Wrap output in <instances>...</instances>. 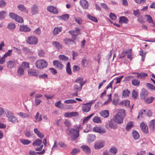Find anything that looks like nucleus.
<instances>
[{
    "mask_svg": "<svg viewBox=\"0 0 155 155\" xmlns=\"http://www.w3.org/2000/svg\"><path fill=\"white\" fill-rule=\"evenodd\" d=\"M52 45L53 46L58 50H59L62 48V45L59 42L56 41H53L52 42Z\"/></svg>",
    "mask_w": 155,
    "mask_h": 155,
    "instance_id": "23",
    "label": "nucleus"
},
{
    "mask_svg": "<svg viewBox=\"0 0 155 155\" xmlns=\"http://www.w3.org/2000/svg\"><path fill=\"white\" fill-rule=\"evenodd\" d=\"M69 15L68 14H65L61 15L60 18L65 21L68 20L69 18Z\"/></svg>",
    "mask_w": 155,
    "mask_h": 155,
    "instance_id": "54",
    "label": "nucleus"
},
{
    "mask_svg": "<svg viewBox=\"0 0 155 155\" xmlns=\"http://www.w3.org/2000/svg\"><path fill=\"white\" fill-rule=\"evenodd\" d=\"M15 21L21 23H22L24 22L23 18L21 17H20L18 15L17 17H16Z\"/></svg>",
    "mask_w": 155,
    "mask_h": 155,
    "instance_id": "53",
    "label": "nucleus"
},
{
    "mask_svg": "<svg viewBox=\"0 0 155 155\" xmlns=\"http://www.w3.org/2000/svg\"><path fill=\"white\" fill-rule=\"evenodd\" d=\"M24 69L22 67L20 66L17 71V74L19 76H21L24 74Z\"/></svg>",
    "mask_w": 155,
    "mask_h": 155,
    "instance_id": "27",
    "label": "nucleus"
},
{
    "mask_svg": "<svg viewBox=\"0 0 155 155\" xmlns=\"http://www.w3.org/2000/svg\"><path fill=\"white\" fill-rule=\"evenodd\" d=\"M76 84H75L74 87V90L75 91L80 92L82 89V87L80 84L78 82H76Z\"/></svg>",
    "mask_w": 155,
    "mask_h": 155,
    "instance_id": "24",
    "label": "nucleus"
},
{
    "mask_svg": "<svg viewBox=\"0 0 155 155\" xmlns=\"http://www.w3.org/2000/svg\"><path fill=\"white\" fill-rule=\"evenodd\" d=\"M35 64L38 69H42L47 66L48 63L44 59H39L37 61Z\"/></svg>",
    "mask_w": 155,
    "mask_h": 155,
    "instance_id": "3",
    "label": "nucleus"
},
{
    "mask_svg": "<svg viewBox=\"0 0 155 155\" xmlns=\"http://www.w3.org/2000/svg\"><path fill=\"white\" fill-rule=\"evenodd\" d=\"M140 127L144 133L145 134L148 133V127L146 124L144 122H142L140 124Z\"/></svg>",
    "mask_w": 155,
    "mask_h": 155,
    "instance_id": "11",
    "label": "nucleus"
},
{
    "mask_svg": "<svg viewBox=\"0 0 155 155\" xmlns=\"http://www.w3.org/2000/svg\"><path fill=\"white\" fill-rule=\"evenodd\" d=\"M29 64L28 62H23L22 63L21 66L25 70V69H28L29 68Z\"/></svg>",
    "mask_w": 155,
    "mask_h": 155,
    "instance_id": "40",
    "label": "nucleus"
},
{
    "mask_svg": "<svg viewBox=\"0 0 155 155\" xmlns=\"http://www.w3.org/2000/svg\"><path fill=\"white\" fill-rule=\"evenodd\" d=\"M147 113V111L146 110H141L140 111L138 116L137 117L138 119H139L140 117H143L142 115L143 114H146Z\"/></svg>",
    "mask_w": 155,
    "mask_h": 155,
    "instance_id": "49",
    "label": "nucleus"
},
{
    "mask_svg": "<svg viewBox=\"0 0 155 155\" xmlns=\"http://www.w3.org/2000/svg\"><path fill=\"white\" fill-rule=\"evenodd\" d=\"M82 150L87 154H89L91 153V150L89 147L86 145H83L81 147Z\"/></svg>",
    "mask_w": 155,
    "mask_h": 155,
    "instance_id": "12",
    "label": "nucleus"
},
{
    "mask_svg": "<svg viewBox=\"0 0 155 155\" xmlns=\"http://www.w3.org/2000/svg\"><path fill=\"white\" fill-rule=\"evenodd\" d=\"M68 131L72 140H75L79 137V131L74 128H71Z\"/></svg>",
    "mask_w": 155,
    "mask_h": 155,
    "instance_id": "4",
    "label": "nucleus"
},
{
    "mask_svg": "<svg viewBox=\"0 0 155 155\" xmlns=\"http://www.w3.org/2000/svg\"><path fill=\"white\" fill-rule=\"evenodd\" d=\"M126 112L125 110L120 109L118 110L117 113L115 114L113 117V120L114 122L119 124L123 123L124 119L125 117Z\"/></svg>",
    "mask_w": 155,
    "mask_h": 155,
    "instance_id": "1",
    "label": "nucleus"
},
{
    "mask_svg": "<svg viewBox=\"0 0 155 155\" xmlns=\"http://www.w3.org/2000/svg\"><path fill=\"white\" fill-rule=\"evenodd\" d=\"M68 33L72 35V38L73 39V40H74L76 39L78 35L74 34V30H70L69 31Z\"/></svg>",
    "mask_w": 155,
    "mask_h": 155,
    "instance_id": "45",
    "label": "nucleus"
},
{
    "mask_svg": "<svg viewBox=\"0 0 155 155\" xmlns=\"http://www.w3.org/2000/svg\"><path fill=\"white\" fill-rule=\"evenodd\" d=\"M78 112H66L64 114L65 117H72L78 116Z\"/></svg>",
    "mask_w": 155,
    "mask_h": 155,
    "instance_id": "13",
    "label": "nucleus"
},
{
    "mask_svg": "<svg viewBox=\"0 0 155 155\" xmlns=\"http://www.w3.org/2000/svg\"><path fill=\"white\" fill-rule=\"evenodd\" d=\"M148 92L145 89L143 88L140 94V98L141 99H144L148 96Z\"/></svg>",
    "mask_w": 155,
    "mask_h": 155,
    "instance_id": "17",
    "label": "nucleus"
},
{
    "mask_svg": "<svg viewBox=\"0 0 155 155\" xmlns=\"http://www.w3.org/2000/svg\"><path fill=\"white\" fill-rule=\"evenodd\" d=\"M133 126V124L132 122H130L127 123L126 127V130L127 131H129L131 128Z\"/></svg>",
    "mask_w": 155,
    "mask_h": 155,
    "instance_id": "41",
    "label": "nucleus"
},
{
    "mask_svg": "<svg viewBox=\"0 0 155 155\" xmlns=\"http://www.w3.org/2000/svg\"><path fill=\"white\" fill-rule=\"evenodd\" d=\"M16 64V61L15 60L10 61L7 62V67L9 68H13Z\"/></svg>",
    "mask_w": 155,
    "mask_h": 155,
    "instance_id": "20",
    "label": "nucleus"
},
{
    "mask_svg": "<svg viewBox=\"0 0 155 155\" xmlns=\"http://www.w3.org/2000/svg\"><path fill=\"white\" fill-rule=\"evenodd\" d=\"M80 4L83 9H88L89 4L86 0H81L80 1Z\"/></svg>",
    "mask_w": 155,
    "mask_h": 155,
    "instance_id": "10",
    "label": "nucleus"
},
{
    "mask_svg": "<svg viewBox=\"0 0 155 155\" xmlns=\"http://www.w3.org/2000/svg\"><path fill=\"white\" fill-rule=\"evenodd\" d=\"M42 142L41 139H37L33 141L32 145L34 146H38L41 145Z\"/></svg>",
    "mask_w": 155,
    "mask_h": 155,
    "instance_id": "25",
    "label": "nucleus"
},
{
    "mask_svg": "<svg viewBox=\"0 0 155 155\" xmlns=\"http://www.w3.org/2000/svg\"><path fill=\"white\" fill-rule=\"evenodd\" d=\"M15 26L16 25L15 24L11 22L8 24L7 28L11 30H13L15 28Z\"/></svg>",
    "mask_w": 155,
    "mask_h": 155,
    "instance_id": "42",
    "label": "nucleus"
},
{
    "mask_svg": "<svg viewBox=\"0 0 155 155\" xmlns=\"http://www.w3.org/2000/svg\"><path fill=\"white\" fill-rule=\"evenodd\" d=\"M33 32L36 35H40L41 33V31L40 28L38 27Z\"/></svg>",
    "mask_w": 155,
    "mask_h": 155,
    "instance_id": "63",
    "label": "nucleus"
},
{
    "mask_svg": "<svg viewBox=\"0 0 155 155\" xmlns=\"http://www.w3.org/2000/svg\"><path fill=\"white\" fill-rule=\"evenodd\" d=\"M39 78L40 79H45L48 78V75L47 74H44L39 75Z\"/></svg>",
    "mask_w": 155,
    "mask_h": 155,
    "instance_id": "61",
    "label": "nucleus"
},
{
    "mask_svg": "<svg viewBox=\"0 0 155 155\" xmlns=\"http://www.w3.org/2000/svg\"><path fill=\"white\" fill-rule=\"evenodd\" d=\"M66 71L68 74L71 75V72L70 68V63L69 62H68L66 66Z\"/></svg>",
    "mask_w": 155,
    "mask_h": 155,
    "instance_id": "48",
    "label": "nucleus"
},
{
    "mask_svg": "<svg viewBox=\"0 0 155 155\" xmlns=\"http://www.w3.org/2000/svg\"><path fill=\"white\" fill-rule=\"evenodd\" d=\"M47 10L48 11L54 14H56L58 12V9L54 6H48L47 7Z\"/></svg>",
    "mask_w": 155,
    "mask_h": 155,
    "instance_id": "15",
    "label": "nucleus"
},
{
    "mask_svg": "<svg viewBox=\"0 0 155 155\" xmlns=\"http://www.w3.org/2000/svg\"><path fill=\"white\" fill-rule=\"evenodd\" d=\"M154 99V97H147L145 100V102L147 104L151 103Z\"/></svg>",
    "mask_w": 155,
    "mask_h": 155,
    "instance_id": "46",
    "label": "nucleus"
},
{
    "mask_svg": "<svg viewBox=\"0 0 155 155\" xmlns=\"http://www.w3.org/2000/svg\"><path fill=\"white\" fill-rule=\"evenodd\" d=\"M146 16L147 17V20L149 23H152L154 25V23L153 21L152 17L150 15H146Z\"/></svg>",
    "mask_w": 155,
    "mask_h": 155,
    "instance_id": "60",
    "label": "nucleus"
},
{
    "mask_svg": "<svg viewBox=\"0 0 155 155\" xmlns=\"http://www.w3.org/2000/svg\"><path fill=\"white\" fill-rule=\"evenodd\" d=\"M18 9L21 11L25 13H28V10L25 8L24 5H18Z\"/></svg>",
    "mask_w": 155,
    "mask_h": 155,
    "instance_id": "29",
    "label": "nucleus"
},
{
    "mask_svg": "<svg viewBox=\"0 0 155 155\" xmlns=\"http://www.w3.org/2000/svg\"><path fill=\"white\" fill-rule=\"evenodd\" d=\"M113 119H110L105 122V127L107 129H116L117 127V125L114 122Z\"/></svg>",
    "mask_w": 155,
    "mask_h": 155,
    "instance_id": "5",
    "label": "nucleus"
},
{
    "mask_svg": "<svg viewBox=\"0 0 155 155\" xmlns=\"http://www.w3.org/2000/svg\"><path fill=\"white\" fill-rule=\"evenodd\" d=\"M30 28L26 25H21L19 27V30L21 32H28L31 31Z\"/></svg>",
    "mask_w": 155,
    "mask_h": 155,
    "instance_id": "16",
    "label": "nucleus"
},
{
    "mask_svg": "<svg viewBox=\"0 0 155 155\" xmlns=\"http://www.w3.org/2000/svg\"><path fill=\"white\" fill-rule=\"evenodd\" d=\"M87 17L89 19L94 22H97L98 21L97 19L96 18L90 15H87Z\"/></svg>",
    "mask_w": 155,
    "mask_h": 155,
    "instance_id": "47",
    "label": "nucleus"
},
{
    "mask_svg": "<svg viewBox=\"0 0 155 155\" xmlns=\"http://www.w3.org/2000/svg\"><path fill=\"white\" fill-rule=\"evenodd\" d=\"M12 51V50H9L3 56V58H5L6 57L10 56V54H11Z\"/></svg>",
    "mask_w": 155,
    "mask_h": 155,
    "instance_id": "64",
    "label": "nucleus"
},
{
    "mask_svg": "<svg viewBox=\"0 0 155 155\" xmlns=\"http://www.w3.org/2000/svg\"><path fill=\"white\" fill-rule=\"evenodd\" d=\"M127 21L128 20L126 17L122 16L120 18L119 22L120 23H127Z\"/></svg>",
    "mask_w": 155,
    "mask_h": 155,
    "instance_id": "37",
    "label": "nucleus"
},
{
    "mask_svg": "<svg viewBox=\"0 0 155 155\" xmlns=\"http://www.w3.org/2000/svg\"><path fill=\"white\" fill-rule=\"evenodd\" d=\"M64 124L68 128L67 129V130L68 131V130L70 129H69V127L71 125V124L70 120H69L66 119L64 121Z\"/></svg>",
    "mask_w": 155,
    "mask_h": 155,
    "instance_id": "33",
    "label": "nucleus"
},
{
    "mask_svg": "<svg viewBox=\"0 0 155 155\" xmlns=\"http://www.w3.org/2000/svg\"><path fill=\"white\" fill-rule=\"evenodd\" d=\"M26 42L30 45H36L38 42L37 38L34 36L28 37L26 40Z\"/></svg>",
    "mask_w": 155,
    "mask_h": 155,
    "instance_id": "6",
    "label": "nucleus"
},
{
    "mask_svg": "<svg viewBox=\"0 0 155 155\" xmlns=\"http://www.w3.org/2000/svg\"><path fill=\"white\" fill-rule=\"evenodd\" d=\"M77 101L74 100L69 99L65 101L64 103L66 104H72L76 102Z\"/></svg>",
    "mask_w": 155,
    "mask_h": 155,
    "instance_id": "59",
    "label": "nucleus"
},
{
    "mask_svg": "<svg viewBox=\"0 0 155 155\" xmlns=\"http://www.w3.org/2000/svg\"><path fill=\"white\" fill-rule=\"evenodd\" d=\"M17 114L23 118H27L29 116V115L28 114L24 112H19L17 113Z\"/></svg>",
    "mask_w": 155,
    "mask_h": 155,
    "instance_id": "38",
    "label": "nucleus"
},
{
    "mask_svg": "<svg viewBox=\"0 0 155 155\" xmlns=\"http://www.w3.org/2000/svg\"><path fill=\"white\" fill-rule=\"evenodd\" d=\"M28 73L29 75L31 76H37L38 74L34 70H29L28 71Z\"/></svg>",
    "mask_w": 155,
    "mask_h": 155,
    "instance_id": "39",
    "label": "nucleus"
},
{
    "mask_svg": "<svg viewBox=\"0 0 155 155\" xmlns=\"http://www.w3.org/2000/svg\"><path fill=\"white\" fill-rule=\"evenodd\" d=\"M105 145V142L102 140L97 141L94 143V147L96 150H99L103 147Z\"/></svg>",
    "mask_w": 155,
    "mask_h": 155,
    "instance_id": "7",
    "label": "nucleus"
},
{
    "mask_svg": "<svg viewBox=\"0 0 155 155\" xmlns=\"http://www.w3.org/2000/svg\"><path fill=\"white\" fill-rule=\"evenodd\" d=\"M130 101L129 100H125L120 103V105L125 107H130Z\"/></svg>",
    "mask_w": 155,
    "mask_h": 155,
    "instance_id": "31",
    "label": "nucleus"
},
{
    "mask_svg": "<svg viewBox=\"0 0 155 155\" xmlns=\"http://www.w3.org/2000/svg\"><path fill=\"white\" fill-rule=\"evenodd\" d=\"M132 135L133 138L135 140L139 138L140 136L138 133L135 130L133 131Z\"/></svg>",
    "mask_w": 155,
    "mask_h": 155,
    "instance_id": "35",
    "label": "nucleus"
},
{
    "mask_svg": "<svg viewBox=\"0 0 155 155\" xmlns=\"http://www.w3.org/2000/svg\"><path fill=\"white\" fill-rule=\"evenodd\" d=\"M117 150L116 147H113L110 148L109 150V151L111 153V155H115L117 153Z\"/></svg>",
    "mask_w": 155,
    "mask_h": 155,
    "instance_id": "36",
    "label": "nucleus"
},
{
    "mask_svg": "<svg viewBox=\"0 0 155 155\" xmlns=\"http://www.w3.org/2000/svg\"><path fill=\"white\" fill-rule=\"evenodd\" d=\"M130 91L127 89L124 90L123 91L122 95L124 97H127L129 96Z\"/></svg>",
    "mask_w": 155,
    "mask_h": 155,
    "instance_id": "43",
    "label": "nucleus"
},
{
    "mask_svg": "<svg viewBox=\"0 0 155 155\" xmlns=\"http://www.w3.org/2000/svg\"><path fill=\"white\" fill-rule=\"evenodd\" d=\"M134 77L132 76L129 75L126 77L124 80V81H130L131 79L134 78Z\"/></svg>",
    "mask_w": 155,
    "mask_h": 155,
    "instance_id": "56",
    "label": "nucleus"
},
{
    "mask_svg": "<svg viewBox=\"0 0 155 155\" xmlns=\"http://www.w3.org/2000/svg\"><path fill=\"white\" fill-rule=\"evenodd\" d=\"M62 30V27H55L54 28L53 32V34L55 35L58 34Z\"/></svg>",
    "mask_w": 155,
    "mask_h": 155,
    "instance_id": "19",
    "label": "nucleus"
},
{
    "mask_svg": "<svg viewBox=\"0 0 155 155\" xmlns=\"http://www.w3.org/2000/svg\"><path fill=\"white\" fill-rule=\"evenodd\" d=\"M136 73L137 76L136 78H145V77L147 76L148 75L147 73L144 72H141L140 73Z\"/></svg>",
    "mask_w": 155,
    "mask_h": 155,
    "instance_id": "21",
    "label": "nucleus"
},
{
    "mask_svg": "<svg viewBox=\"0 0 155 155\" xmlns=\"http://www.w3.org/2000/svg\"><path fill=\"white\" fill-rule=\"evenodd\" d=\"M63 42L66 45H72L75 43L74 41L72 39L66 38L63 40Z\"/></svg>",
    "mask_w": 155,
    "mask_h": 155,
    "instance_id": "18",
    "label": "nucleus"
},
{
    "mask_svg": "<svg viewBox=\"0 0 155 155\" xmlns=\"http://www.w3.org/2000/svg\"><path fill=\"white\" fill-rule=\"evenodd\" d=\"M59 57L60 59L61 60L66 61L68 60V57L63 55H60Z\"/></svg>",
    "mask_w": 155,
    "mask_h": 155,
    "instance_id": "57",
    "label": "nucleus"
},
{
    "mask_svg": "<svg viewBox=\"0 0 155 155\" xmlns=\"http://www.w3.org/2000/svg\"><path fill=\"white\" fill-rule=\"evenodd\" d=\"M93 130L94 131L99 134H104L106 132L105 129L101 127H96L93 128Z\"/></svg>",
    "mask_w": 155,
    "mask_h": 155,
    "instance_id": "9",
    "label": "nucleus"
},
{
    "mask_svg": "<svg viewBox=\"0 0 155 155\" xmlns=\"http://www.w3.org/2000/svg\"><path fill=\"white\" fill-rule=\"evenodd\" d=\"M9 16L12 19L14 20H15L16 17H17L18 15L13 12L10 13H9Z\"/></svg>",
    "mask_w": 155,
    "mask_h": 155,
    "instance_id": "52",
    "label": "nucleus"
},
{
    "mask_svg": "<svg viewBox=\"0 0 155 155\" xmlns=\"http://www.w3.org/2000/svg\"><path fill=\"white\" fill-rule=\"evenodd\" d=\"M131 82L132 84L133 85L137 86L139 85L140 81L137 79H134L132 80Z\"/></svg>",
    "mask_w": 155,
    "mask_h": 155,
    "instance_id": "32",
    "label": "nucleus"
},
{
    "mask_svg": "<svg viewBox=\"0 0 155 155\" xmlns=\"http://www.w3.org/2000/svg\"><path fill=\"white\" fill-rule=\"evenodd\" d=\"M109 16L110 18L113 20H115L117 18V16L114 14L110 13L109 14Z\"/></svg>",
    "mask_w": 155,
    "mask_h": 155,
    "instance_id": "62",
    "label": "nucleus"
},
{
    "mask_svg": "<svg viewBox=\"0 0 155 155\" xmlns=\"http://www.w3.org/2000/svg\"><path fill=\"white\" fill-rule=\"evenodd\" d=\"M93 121L94 123L97 124L100 123L101 122V118L98 116H95L93 119Z\"/></svg>",
    "mask_w": 155,
    "mask_h": 155,
    "instance_id": "34",
    "label": "nucleus"
},
{
    "mask_svg": "<svg viewBox=\"0 0 155 155\" xmlns=\"http://www.w3.org/2000/svg\"><path fill=\"white\" fill-rule=\"evenodd\" d=\"M149 127L151 130H154L155 129V120H151L149 122Z\"/></svg>",
    "mask_w": 155,
    "mask_h": 155,
    "instance_id": "28",
    "label": "nucleus"
},
{
    "mask_svg": "<svg viewBox=\"0 0 155 155\" xmlns=\"http://www.w3.org/2000/svg\"><path fill=\"white\" fill-rule=\"evenodd\" d=\"M83 78L81 77H78L75 81V82H78L81 85L82 87V86L86 83V81H83Z\"/></svg>",
    "mask_w": 155,
    "mask_h": 155,
    "instance_id": "22",
    "label": "nucleus"
},
{
    "mask_svg": "<svg viewBox=\"0 0 155 155\" xmlns=\"http://www.w3.org/2000/svg\"><path fill=\"white\" fill-rule=\"evenodd\" d=\"M95 138V135L93 134H88L87 136V140L89 142H92L94 141Z\"/></svg>",
    "mask_w": 155,
    "mask_h": 155,
    "instance_id": "26",
    "label": "nucleus"
},
{
    "mask_svg": "<svg viewBox=\"0 0 155 155\" xmlns=\"http://www.w3.org/2000/svg\"><path fill=\"white\" fill-rule=\"evenodd\" d=\"M101 115L104 117H107L109 115V112L108 110H105L100 112Z\"/></svg>",
    "mask_w": 155,
    "mask_h": 155,
    "instance_id": "30",
    "label": "nucleus"
},
{
    "mask_svg": "<svg viewBox=\"0 0 155 155\" xmlns=\"http://www.w3.org/2000/svg\"><path fill=\"white\" fill-rule=\"evenodd\" d=\"M53 65L56 68L60 70L62 69L64 67L61 61L58 60H54L53 61Z\"/></svg>",
    "mask_w": 155,
    "mask_h": 155,
    "instance_id": "8",
    "label": "nucleus"
},
{
    "mask_svg": "<svg viewBox=\"0 0 155 155\" xmlns=\"http://www.w3.org/2000/svg\"><path fill=\"white\" fill-rule=\"evenodd\" d=\"M147 87L149 89L151 90H155V86L150 83H147L146 84Z\"/></svg>",
    "mask_w": 155,
    "mask_h": 155,
    "instance_id": "51",
    "label": "nucleus"
},
{
    "mask_svg": "<svg viewBox=\"0 0 155 155\" xmlns=\"http://www.w3.org/2000/svg\"><path fill=\"white\" fill-rule=\"evenodd\" d=\"M80 150V149L77 148L73 149L71 152V153L73 155H75L77 153L79 152Z\"/></svg>",
    "mask_w": 155,
    "mask_h": 155,
    "instance_id": "55",
    "label": "nucleus"
},
{
    "mask_svg": "<svg viewBox=\"0 0 155 155\" xmlns=\"http://www.w3.org/2000/svg\"><path fill=\"white\" fill-rule=\"evenodd\" d=\"M137 97V92L134 90H133L132 92V97L134 99H136Z\"/></svg>",
    "mask_w": 155,
    "mask_h": 155,
    "instance_id": "58",
    "label": "nucleus"
},
{
    "mask_svg": "<svg viewBox=\"0 0 155 155\" xmlns=\"http://www.w3.org/2000/svg\"><path fill=\"white\" fill-rule=\"evenodd\" d=\"M5 114L8 118V120L13 124H15L18 122L17 118L13 115L11 111L8 110L5 111Z\"/></svg>",
    "mask_w": 155,
    "mask_h": 155,
    "instance_id": "2",
    "label": "nucleus"
},
{
    "mask_svg": "<svg viewBox=\"0 0 155 155\" xmlns=\"http://www.w3.org/2000/svg\"><path fill=\"white\" fill-rule=\"evenodd\" d=\"M21 143L24 145H28L31 143V141L30 140L22 139L20 140Z\"/></svg>",
    "mask_w": 155,
    "mask_h": 155,
    "instance_id": "44",
    "label": "nucleus"
},
{
    "mask_svg": "<svg viewBox=\"0 0 155 155\" xmlns=\"http://www.w3.org/2000/svg\"><path fill=\"white\" fill-rule=\"evenodd\" d=\"M31 11L33 15L37 14L38 12V6L36 4L33 5L31 8Z\"/></svg>",
    "mask_w": 155,
    "mask_h": 155,
    "instance_id": "14",
    "label": "nucleus"
},
{
    "mask_svg": "<svg viewBox=\"0 0 155 155\" xmlns=\"http://www.w3.org/2000/svg\"><path fill=\"white\" fill-rule=\"evenodd\" d=\"M35 118L38 121H40L42 120V118L41 115H39V113L37 112L36 115L35 116Z\"/></svg>",
    "mask_w": 155,
    "mask_h": 155,
    "instance_id": "50",
    "label": "nucleus"
}]
</instances>
